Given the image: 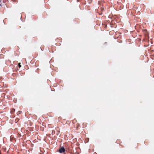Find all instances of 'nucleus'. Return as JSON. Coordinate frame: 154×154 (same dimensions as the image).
I'll list each match as a JSON object with an SVG mask.
<instances>
[{
	"mask_svg": "<svg viewBox=\"0 0 154 154\" xmlns=\"http://www.w3.org/2000/svg\"><path fill=\"white\" fill-rule=\"evenodd\" d=\"M19 114H20V112H21L19 111Z\"/></svg>",
	"mask_w": 154,
	"mask_h": 154,
	"instance_id": "nucleus-4",
	"label": "nucleus"
},
{
	"mask_svg": "<svg viewBox=\"0 0 154 154\" xmlns=\"http://www.w3.org/2000/svg\"><path fill=\"white\" fill-rule=\"evenodd\" d=\"M15 111V109H12V110L11 111V112L12 113L13 112H14Z\"/></svg>",
	"mask_w": 154,
	"mask_h": 154,
	"instance_id": "nucleus-2",
	"label": "nucleus"
},
{
	"mask_svg": "<svg viewBox=\"0 0 154 154\" xmlns=\"http://www.w3.org/2000/svg\"><path fill=\"white\" fill-rule=\"evenodd\" d=\"M65 149L63 147H62L61 148L59 149V152L61 153H62L63 152H65Z\"/></svg>",
	"mask_w": 154,
	"mask_h": 154,
	"instance_id": "nucleus-1",
	"label": "nucleus"
},
{
	"mask_svg": "<svg viewBox=\"0 0 154 154\" xmlns=\"http://www.w3.org/2000/svg\"><path fill=\"white\" fill-rule=\"evenodd\" d=\"M18 66L19 68H20L21 67V65H20V63L18 64Z\"/></svg>",
	"mask_w": 154,
	"mask_h": 154,
	"instance_id": "nucleus-3",
	"label": "nucleus"
}]
</instances>
